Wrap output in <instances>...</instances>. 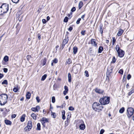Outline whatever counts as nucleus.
<instances>
[{
    "instance_id": "nucleus-32",
    "label": "nucleus",
    "mask_w": 134,
    "mask_h": 134,
    "mask_svg": "<svg viewBox=\"0 0 134 134\" xmlns=\"http://www.w3.org/2000/svg\"><path fill=\"white\" fill-rule=\"evenodd\" d=\"M46 61H47L46 58H44L43 59V66L44 65L46 64Z\"/></svg>"
},
{
    "instance_id": "nucleus-52",
    "label": "nucleus",
    "mask_w": 134,
    "mask_h": 134,
    "mask_svg": "<svg viewBox=\"0 0 134 134\" xmlns=\"http://www.w3.org/2000/svg\"><path fill=\"white\" fill-rule=\"evenodd\" d=\"M36 99L37 101V102L38 103H39V102H40V100L39 99V98L37 96V97H36Z\"/></svg>"
},
{
    "instance_id": "nucleus-42",
    "label": "nucleus",
    "mask_w": 134,
    "mask_h": 134,
    "mask_svg": "<svg viewBox=\"0 0 134 134\" xmlns=\"http://www.w3.org/2000/svg\"><path fill=\"white\" fill-rule=\"evenodd\" d=\"M53 63H56L58 62V60L57 58H55L54 60H53L52 61Z\"/></svg>"
},
{
    "instance_id": "nucleus-34",
    "label": "nucleus",
    "mask_w": 134,
    "mask_h": 134,
    "mask_svg": "<svg viewBox=\"0 0 134 134\" xmlns=\"http://www.w3.org/2000/svg\"><path fill=\"white\" fill-rule=\"evenodd\" d=\"M51 113H52V117L54 118H55L56 116V115L55 113L52 112V111L51 112Z\"/></svg>"
},
{
    "instance_id": "nucleus-61",
    "label": "nucleus",
    "mask_w": 134,
    "mask_h": 134,
    "mask_svg": "<svg viewBox=\"0 0 134 134\" xmlns=\"http://www.w3.org/2000/svg\"><path fill=\"white\" fill-rule=\"evenodd\" d=\"M80 64H76L75 65V66H74V68L75 67H76L77 68L78 67V65H80Z\"/></svg>"
},
{
    "instance_id": "nucleus-62",
    "label": "nucleus",
    "mask_w": 134,
    "mask_h": 134,
    "mask_svg": "<svg viewBox=\"0 0 134 134\" xmlns=\"http://www.w3.org/2000/svg\"><path fill=\"white\" fill-rule=\"evenodd\" d=\"M62 115H65V111L64 110H63L62 112Z\"/></svg>"
},
{
    "instance_id": "nucleus-51",
    "label": "nucleus",
    "mask_w": 134,
    "mask_h": 134,
    "mask_svg": "<svg viewBox=\"0 0 134 134\" xmlns=\"http://www.w3.org/2000/svg\"><path fill=\"white\" fill-rule=\"evenodd\" d=\"M131 77V76L130 74L128 75L127 76V79L128 80H129Z\"/></svg>"
},
{
    "instance_id": "nucleus-36",
    "label": "nucleus",
    "mask_w": 134,
    "mask_h": 134,
    "mask_svg": "<svg viewBox=\"0 0 134 134\" xmlns=\"http://www.w3.org/2000/svg\"><path fill=\"white\" fill-rule=\"evenodd\" d=\"M133 93H134V90L132 89L129 93L128 95L130 96Z\"/></svg>"
},
{
    "instance_id": "nucleus-37",
    "label": "nucleus",
    "mask_w": 134,
    "mask_h": 134,
    "mask_svg": "<svg viewBox=\"0 0 134 134\" xmlns=\"http://www.w3.org/2000/svg\"><path fill=\"white\" fill-rule=\"evenodd\" d=\"M116 60L115 57L114 56L113 57L112 61L111 62V63H114L116 62Z\"/></svg>"
},
{
    "instance_id": "nucleus-57",
    "label": "nucleus",
    "mask_w": 134,
    "mask_h": 134,
    "mask_svg": "<svg viewBox=\"0 0 134 134\" xmlns=\"http://www.w3.org/2000/svg\"><path fill=\"white\" fill-rule=\"evenodd\" d=\"M16 115L15 114H12L11 116L12 118H14L16 117Z\"/></svg>"
},
{
    "instance_id": "nucleus-39",
    "label": "nucleus",
    "mask_w": 134,
    "mask_h": 134,
    "mask_svg": "<svg viewBox=\"0 0 134 134\" xmlns=\"http://www.w3.org/2000/svg\"><path fill=\"white\" fill-rule=\"evenodd\" d=\"M18 88L16 87H15L14 88L13 90V91L15 92H17L18 91Z\"/></svg>"
},
{
    "instance_id": "nucleus-21",
    "label": "nucleus",
    "mask_w": 134,
    "mask_h": 134,
    "mask_svg": "<svg viewBox=\"0 0 134 134\" xmlns=\"http://www.w3.org/2000/svg\"><path fill=\"white\" fill-rule=\"evenodd\" d=\"M31 116L35 120H36L37 116L34 113H32L31 114Z\"/></svg>"
},
{
    "instance_id": "nucleus-4",
    "label": "nucleus",
    "mask_w": 134,
    "mask_h": 134,
    "mask_svg": "<svg viewBox=\"0 0 134 134\" xmlns=\"http://www.w3.org/2000/svg\"><path fill=\"white\" fill-rule=\"evenodd\" d=\"M134 110L131 107L128 108L127 110V115L129 118H130L134 113Z\"/></svg>"
},
{
    "instance_id": "nucleus-58",
    "label": "nucleus",
    "mask_w": 134,
    "mask_h": 134,
    "mask_svg": "<svg viewBox=\"0 0 134 134\" xmlns=\"http://www.w3.org/2000/svg\"><path fill=\"white\" fill-rule=\"evenodd\" d=\"M72 27L70 26L68 28V30L69 31H71L72 30Z\"/></svg>"
},
{
    "instance_id": "nucleus-46",
    "label": "nucleus",
    "mask_w": 134,
    "mask_h": 134,
    "mask_svg": "<svg viewBox=\"0 0 134 134\" xmlns=\"http://www.w3.org/2000/svg\"><path fill=\"white\" fill-rule=\"evenodd\" d=\"M86 32V30L82 31L81 32V34L82 35H85V33Z\"/></svg>"
},
{
    "instance_id": "nucleus-12",
    "label": "nucleus",
    "mask_w": 134,
    "mask_h": 134,
    "mask_svg": "<svg viewBox=\"0 0 134 134\" xmlns=\"http://www.w3.org/2000/svg\"><path fill=\"white\" fill-rule=\"evenodd\" d=\"M4 122L6 125H10L12 124L11 121L8 120H5Z\"/></svg>"
},
{
    "instance_id": "nucleus-2",
    "label": "nucleus",
    "mask_w": 134,
    "mask_h": 134,
    "mask_svg": "<svg viewBox=\"0 0 134 134\" xmlns=\"http://www.w3.org/2000/svg\"><path fill=\"white\" fill-rule=\"evenodd\" d=\"M8 96L5 93L2 94L0 95V105H4L7 101Z\"/></svg>"
},
{
    "instance_id": "nucleus-16",
    "label": "nucleus",
    "mask_w": 134,
    "mask_h": 134,
    "mask_svg": "<svg viewBox=\"0 0 134 134\" xmlns=\"http://www.w3.org/2000/svg\"><path fill=\"white\" fill-rule=\"evenodd\" d=\"M80 129L81 130H83L85 128V126L84 124H81L79 126Z\"/></svg>"
},
{
    "instance_id": "nucleus-33",
    "label": "nucleus",
    "mask_w": 134,
    "mask_h": 134,
    "mask_svg": "<svg viewBox=\"0 0 134 134\" xmlns=\"http://www.w3.org/2000/svg\"><path fill=\"white\" fill-rule=\"evenodd\" d=\"M68 17L66 16L64 18L63 20V21L64 22L67 23L68 21Z\"/></svg>"
},
{
    "instance_id": "nucleus-29",
    "label": "nucleus",
    "mask_w": 134,
    "mask_h": 134,
    "mask_svg": "<svg viewBox=\"0 0 134 134\" xmlns=\"http://www.w3.org/2000/svg\"><path fill=\"white\" fill-rule=\"evenodd\" d=\"M47 76V75L46 74L44 75L41 78V81H43L46 78Z\"/></svg>"
},
{
    "instance_id": "nucleus-59",
    "label": "nucleus",
    "mask_w": 134,
    "mask_h": 134,
    "mask_svg": "<svg viewBox=\"0 0 134 134\" xmlns=\"http://www.w3.org/2000/svg\"><path fill=\"white\" fill-rule=\"evenodd\" d=\"M62 119L63 120H64L65 119V115H62Z\"/></svg>"
},
{
    "instance_id": "nucleus-18",
    "label": "nucleus",
    "mask_w": 134,
    "mask_h": 134,
    "mask_svg": "<svg viewBox=\"0 0 134 134\" xmlns=\"http://www.w3.org/2000/svg\"><path fill=\"white\" fill-rule=\"evenodd\" d=\"M94 40L95 39H92L91 40V43L93 44H94V46L96 47L97 46V45L96 42L94 41Z\"/></svg>"
},
{
    "instance_id": "nucleus-35",
    "label": "nucleus",
    "mask_w": 134,
    "mask_h": 134,
    "mask_svg": "<svg viewBox=\"0 0 134 134\" xmlns=\"http://www.w3.org/2000/svg\"><path fill=\"white\" fill-rule=\"evenodd\" d=\"M2 84H5V85L8 84V82L7 80H5L2 83Z\"/></svg>"
},
{
    "instance_id": "nucleus-25",
    "label": "nucleus",
    "mask_w": 134,
    "mask_h": 134,
    "mask_svg": "<svg viewBox=\"0 0 134 134\" xmlns=\"http://www.w3.org/2000/svg\"><path fill=\"white\" fill-rule=\"evenodd\" d=\"M3 60L5 62H7L9 60V57L7 55L5 56L3 58Z\"/></svg>"
},
{
    "instance_id": "nucleus-13",
    "label": "nucleus",
    "mask_w": 134,
    "mask_h": 134,
    "mask_svg": "<svg viewBox=\"0 0 134 134\" xmlns=\"http://www.w3.org/2000/svg\"><path fill=\"white\" fill-rule=\"evenodd\" d=\"M100 29L99 30V31L100 32L101 34V35L102 36L103 31V25L102 24H100L99 25Z\"/></svg>"
},
{
    "instance_id": "nucleus-27",
    "label": "nucleus",
    "mask_w": 134,
    "mask_h": 134,
    "mask_svg": "<svg viewBox=\"0 0 134 134\" xmlns=\"http://www.w3.org/2000/svg\"><path fill=\"white\" fill-rule=\"evenodd\" d=\"M36 130H41V125L40 123H38L37 124Z\"/></svg>"
},
{
    "instance_id": "nucleus-14",
    "label": "nucleus",
    "mask_w": 134,
    "mask_h": 134,
    "mask_svg": "<svg viewBox=\"0 0 134 134\" xmlns=\"http://www.w3.org/2000/svg\"><path fill=\"white\" fill-rule=\"evenodd\" d=\"M72 63V61L71 59L70 58L66 60L65 63V64L67 65V64L69 65Z\"/></svg>"
},
{
    "instance_id": "nucleus-24",
    "label": "nucleus",
    "mask_w": 134,
    "mask_h": 134,
    "mask_svg": "<svg viewBox=\"0 0 134 134\" xmlns=\"http://www.w3.org/2000/svg\"><path fill=\"white\" fill-rule=\"evenodd\" d=\"M103 49V47L102 46H100L98 48V53H101Z\"/></svg>"
},
{
    "instance_id": "nucleus-22",
    "label": "nucleus",
    "mask_w": 134,
    "mask_h": 134,
    "mask_svg": "<svg viewBox=\"0 0 134 134\" xmlns=\"http://www.w3.org/2000/svg\"><path fill=\"white\" fill-rule=\"evenodd\" d=\"M77 49H78L77 47H73V53L74 54H75L77 52Z\"/></svg>"
},
{
    "instance_id": "nucleus-53",
    "label": "nucleus",
    "mask_w": 134,
    "mask_h": 134,
    "mask_svg": "<svg viewBox=\"0 0 134 134\" xmlns=\"http://www.w3.org/2000/svg\"><path fill=\"white\" fill-rule=\"evenodd\" d=\"M8 70V69L6 68H4L3 69L4 72L5 73H6L7 72Z\"/></svg>"
},
{
    "instance_id": "nucleus-19",
    "label": "nucleus",
    "mask_w": 134,
    "mask_h": 134,
    "mask_svg": "<svg viewBox=\"0 0 134 134\" xmlns=\"http://www.w3.org/2000/svg\"><path fill=\"white\" fill-rule=\"evenodd\" d=\"M26 96L27 99H29L30 98L31 94L29 92H27L26 93Z\"/></svg>"
},
{
    "instance_id": "nucleus-44",
    "label": "nucleus",
    "mask_w": 134,
    "mask_h": 134,
    "mask_svg": "<svg viewBox=\"0 0 134 134\" xmlns=\"http://www.w3.org/2000/svg\"><path fill=\"white\" fill-rule=\"evenodd\" d=\"M81 19L80 18H79L77 20L76 23L77 24H79L80 23V21H81Z\"/></svg>"
},
{
    "instance_id": "nucleus-17",
    "label": "nucleus",
    "mask_w": 134,
    "mask_h": 134,
    "mask_svg": "<svg viewBox=\"0 0 134 134\" xmlns=\"http://www.w3.org/2000/svg\"><path fill=\"white\" fill-rule=\"evenodd\" d=\"M88 52L89 54L92 55L93 53V51L92 50V47H90L88 50Z\"/></svg>"
},
{
    "instance_id": "nucleus-40",
    "label": "nucleus",
    "mask_w": 134,
    "mask_h": 134,
    "mask_svg": "<svg viewBox=\"0 0 134 134\" xmlns=\"http://www.w3.org/2000/svg\"><path fill=\"white\" fill-rule=\"evenodd\" d=\"M69 110L71 111H73L74 110V109L72 107L70 106L69 108Z\"/></svg>"
},
{
    "instance_id": "nucleus-8",
    "label": "nucleus",
    "mask_w": 134,
    "mask_h": 134,
    "mask_svg": "<svg viewBox=\"0 0 134 134\" xmlns=\"http://www.w3.org/2000/svg\"><path fill=\"white\" fill-rule=\"evenodd\" d=\"M41 121L44 127H46L45 123L48 122V119L44 118H43Z\"/></svg>"
},
{
    "instance_id": "nucleus-9",
    "label": "nucleus",
    "mask_w": 134,
    "mask_h": 134,
    "mask_svg": "<svg viewBox=\"0 0 134 134\" xmlns=\"http://www.w3.org/2000/svg\"><path fill=\"white\" fill-rule=\"evenodd\" d=\"M117 52L119 57L121 58L123 57L124 55V52L122 50H120Z\"/></svg>"
},
{
    "instance_id": "nucleus-43",
    "label": "nucleus",
    "mask_w": 134,
    "mask_h": 134,
    "mask_svg": "<svg viewBox=\"0 0 134 134\" xmlns=\"http://www.w3.org/2000/svg\"><path fill=\"white\" fill-rule=\"evenodd\" d=\"M76 8L75 7H74L71 9V12H74L76 10Z\"/></svg>"
},
{
    "instance_id": "nucleus-28",
    "label": "nucleus",
    "mask_w": 134,
    "mask_h": 134,
    "mask_svg": "<svg viewBox=\"0 0 134 134\" xmlns=\"http://www.w3.org/2000/svg\"><path fill=\"white\" fill-rule=\"evenodd\" d=\"M125 110V108L124 107H122L119 110V112L120 113H122Z\"/></svg>"
},
{
    "instance_id": "nucleus-10",
    "label": "nucleus",
    "mask_w": 134,
    "mask_h": 134,
    "mask_svg": "<svg viewBox=\"0 0 134 134\" xmlns=\"http://www.w3.org/2000/svg\"><path fill=\"white\" fill-rule=\"evenodd\" d=\"M40 108L39 106H36L35 107H32L31 108V110L35 112H38Z\"/></svg>"
},
{
    "instance_id": "nucleus-31",
    "label": "nucleus",
    "mask_w": 134,
    "mask_h": 134,
    "mask_svg": "<svg viewBox=\"0 0 134 134\" xmlns=\"http://www.w3.org/2000/svg\"><path fill=\"white\" fill-rule=\"evenodd\" d=\"M4 14V13H3V11L1 6L0 7V15H3Z\"/></svg>"
},
{
    "instance_id": "nucleus-11",
    "label": "nucleus",
    "mask_w": 134,
    "mask_h": 134,
    "mask_svg": "<svg viewBox=\"0 0 134 134\" xmlns=\"http://www.w3.org/2000/svg\"><path fill=\"white\" fill-rule=\"evenodd\" d=\"M95 91L100 94H102L104 92L103 90L98 88H96L95 89Z\"/></svg>"
},
{
    "instance_id": "nucleus-41",
    "label": "nucleus",
    "mask_w": 134,
    "mask_h": 134,
    "mask_svg": "<svg viewBox=\"0 0 134 134\" xmlns=\"http://www.w3.org/2000/svg\"><path fill=\"white\" fill-rule=\"evenodd\" d=\"M52 101L53 103H54L55 102V97L54 96H53L52 98Z\"/></svg>"
},
{
    "instance_id": "nucleus-56",
    "label": "nucleus",
    "mask_w": 134,
    "mask_h": 134,
    "mask_svg": "<svg viewBox=\"0 0 134 134\" xmlns=\"http://www.w3.org/2000/svg\"><path fill=\"white\" fill-rule=\"evenodd\" d=\"M42 22L43 24H45L46 22V19H43L42 20Z\"/></svg>"
},
{
    "instance_id": "nucleus-5",
    "label": "nucleus",
    "mask_w": 134,
    "mask_h": 134,
    "mask_svg": "<svg viewBox=\"0 0 134 134\" xmlns=\"http://www.w3.org/2000/svg\"><path fill=\"white\" fill-rule=\"evenodd\" d=\"M9 4L6 3H3L1 6L4 14L7 13L9 10Z\"/></svg>"
},
{
    "instance_id": "nucleus-15",
    "label": "nucleus",
    "mask_w": 134,
    "mask_h": 134,
    "mask_svg": "<svg viewBox=\"0 0 134 134\" xmlns=\"http://www.w3.org/2000/svg\"><path fill=\"white\" fill-rule=\"evenodd\" d=\"M124 32L123 30L122 29H120L118 31L117 35L118 36H121Z\"/></svg>"
},
{
    "instance_id": "nucleus-23",
    "label": "nucleus",
    "mask_w": 134,
    "mask_h": 134,
    "mask_svg": "<svg viewBox=\"0 0 134 134\" xmlns=\"http://www.w3.org/2000/svg\"><path fill=\"white\" fill-rule=\"evenodd\" d=\"M25 114H23L21 116V117L20 118V121L21 122H23L24 120L25 119Z\"/></svg>"
},
{
    "instance_id": "nucleus-45",
    "label": "nucleus",
    "mask_w": 134,
    "mask_h": 134,
    "mask_svg": "<svg viewBox=\"0 0 134 134\" xmlns=\"http://www.w3.org/2000/svg\"><path fill=\"white\" fill-rule=\"evenodd\" d=\"M12 1L13 2L17 3L19 2V0H12Z\"/></svg>"
},
{
    "instance_id": "nucleus-54",
    "label": "nucleus",
    "mask_w": 134,
    "mask_h": 134,
    "mask_svg": "<svg viewBox=\"0 0 134 134\" xmlns=\"http://www.w3.org/2000/svg\"><path fill=\"white\" fill-rule=\"evenodd\" d=\"M68 91H67L64 90L63 92V94L64 95H66V94L68 93Z\"/></svg>"
},
{
    "instance_id": "nucleus-6",
    "label": "nucleus",
    "mask_w": 134,
    "mask_h": 134,
    "mask_svg": "<svg viewBox=\"0 0 134 134\" xmlns=\"http://www.w3.org/2000/svg\"><path fill=\"white\" fill-rule=\"evenodd\" d=\"M32 127V122L31 121H28L27 126L25 128V130L27 131H29L31 129Z\"/></svg>"
},
{
    "instance_id": "nucleus-26",
    "label": "nucleus",
    "mask_w": 134,
    "mask_h": 134,
    "mask_svg": "<svg viewBox=\"0 0 134 134\" xmlns=\"http://www.w3.org/2000/svg\"><path fill=\"white\" fill-rule=\"evenodd\" d=\"M83 3L81 1H80L79 4V9H80L83 6Z\"/></svg>"
},
{
    "instance_id": "nucleus-48",
    "label": "nucleus",
    "mask_w": 134,
    "mask_h": 134,
    "mask_svg": "<svg viewBox=\"0 0 134 134\" xmlns=\"http://www.w3.org/2000/svg\"><path fill=\"white\" fill-rule=\"evenodd\" d=\"M104 132V130L103 129H101L100 131L99 134H103Z\"/></svg>"
},
{
    "instance_id": "nucleus-60",
    "label": "nucleus",
    "mask_w": 134,
    "mask_h": 134,
    "mask_svg": "<svg viewBox=\"0 0 134 134\" xmlns=\"http://www.w3.org/2000/svg\"><path fill=\"white\" fill-rule=\"evenodd\" d=\"M3 76V75L0 73V79L2 78Z\"/></svg>"
},
{
    "instance_id": "nucleus-3",
    "label": "nucleus",
    "mask_w": 134,
    "mask_h": 134,
    "mask_svg": "<svg viewBox=\"0 0 134 134\" xmlns=\"http://www.w3.org/2000/svg\"><path fill=\"white\" fill-rule=\"evenodd\" d=\"M101 104L97 102H94L92 105V108L93 109L96 111H99L102 110L103 108V107Z\"/></svg>"
},
{
    "instance_id": "nucleus-38",
    "label": "nucleus",
    "mask_w": 134,
    "mask_h": 134,
    "mask_svg": "<svg viewBox=\"0 0 134 134\" xmlns=\"http://www.w3.org/2000/svg\"><path fill=\"white\" fill-rule=\"evenodd\" d=\"M116 41V40L115 38L114 37L112 38V44L113 45L115 43Z\"/></svg>"
},
{
    "instance_id": "nucleus-7",
    "label": "nucleus",
    "mask_w": 134,
    "mask_h": 134,
    "mask_svg": "<svg viewBox=\"0 0 134 134\" xmlns=\"http://www.w3.org/2000/svg\"><path fill=\"white\" fill-rule=\"evenodd\" d=\"M68 38V36H67V38H66V36L65 39L63 40L62 44L60 46V48H61L62 49H63L65 45L68 43L69 40Z\"/></svg>"
},
{
    "instance_id": "nucleus-47",
    "label": "nucleus",
    "mask_w": 134,
    "mask_h": 134,
    "mask_svg": "<svg viewBox=\"0 0 134 134\" xmlns=\"http://www.w3.org/2000/svg\"><path fill=\"white\" fill-rule=\"evenodd\" d=\"M118 72L120 74H122L123 72V71L122 69H120L119 70Z\"/></svg>"
},
{
    "instance_id": "nucleus-1",
    "label": "nucleus",
    "mask_w": 134,
    "mask_h": 134,
    "mask_svg": "<svg viewBox=\"0 0 134 134\" xmlns=\"http://www.w3.org/2000/svg\"><path fill=\"white\" fill-rule=\"evenodd\" d=\"M110 98L109 97L103 96L100 98L99 102L101 105H105L109 103Z\"/></svg>"
},
{
    "instance_id": "nucleus-55",
    "label": "nucleus",
    "mask_w": 134,
    "mask_h": 134,
    "mask_svg": "<svg viewBox=\"0 0 134 134\" xmlns=\"http://www.w3.org/2000/svg\"><path fill=\"white\" fill-rule=\"evenodd\" d=\"M64 88L65 90L67 91H68V87L66 86H64Z\"/></svg>"
},
{
    "instance_id": "nucleus-20",
    "label": "nucleus",
    "mask_w": 134,
    "mask_h": 134,
    "mask_svg": "<svg viewBox=\"0 0 134 134\" xmlns=\"http://www.w3.org/2000/svg\"><path fill=\"white\" fill-rule=\"evenodd\" d=\"M68 81L69 82H71V75L70 73H69L68 74Z\"/></svg>"
},
{
    "instance_id": "nucleus-63",
    "label": "nucleus",
    "mask_w": 134,
    "mask_h": 134,
    "mask_svg": "<svg viewBox=\"0 0 134 134\" xmlns=\"http://www.w3.org/2000/svg\"><path fill=\"white\" fill-rule=\"evenodd\" d=\"M50 19V18L49 16H47V21H48Z\"/></svg>"
},
{
    "instance_id": "nucleus-30",
    "label": "nucleus",
    "mask_w": 134,
    "mask_h": 134,
    "mask_svg": "<svg viewBox=\"0 0 134 134\" xmlns=\"http://www.w3.org/2000/svg\"><path fill=\"white\" fill-rule=\"evenodd\" d=\"M116 50L117 51V52L119 51L120 50H121L120 48L119 47V45L118 44H117L116 45L115 47Z\"/></svg>"
},
{
    "instance_id": "nucleus-50",
    "label": "nucleus",
    "mask_w": 134,
    "mask_h": 134,
    "mask_svg": "<svg viewBox=\"0 0 134 134\" xmlns=\"http://www.w3.org/2000/svg\"><path fill=\"white\" fill-rule=\"evenodd\" d=\"M85 73L86 74V76L87 77H88L89 76V75L88 74V71H85Z\"/></svg>"
},
{
    "instance_id": "nucleus-64",
    "label": "nucleus",
    "mask_w": 134,
    "mask_h": 134,
    "mask_svg": "<svg viewBox=\"0 0 134 134\" xmlns=\"http://www.w3.org/2000/svg\"><path fill=\"white\" fill-rule=\"evenodd\" d=\"M38 38L39 40H40L41 39V35L40 34H38Z\"/></svg>"
},
{
    "instance_id": "nucleus-49",
    "label": "nucleus",
    "mask_w": 134,
    "mask_h": 134,
    "mask_svg": "<svg viewBox=\"0 0 134 134\" xmlns=\"http://www.w3.org/2000/svg\"><path fill=\"white\" fill-rule=\"evenodd\" d=\"M31 56L30 55H27V56L26 58L27 60L29 61L31 58Z\"/></svg>"
}]
</instances>
